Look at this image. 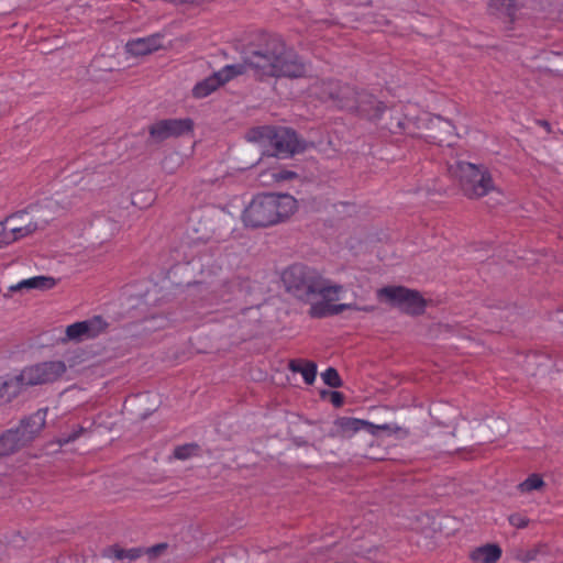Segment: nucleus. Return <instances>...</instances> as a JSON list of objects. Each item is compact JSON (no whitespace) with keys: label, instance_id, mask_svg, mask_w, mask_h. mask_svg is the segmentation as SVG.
<instances>
[{"label":"nucleus","instance_id":"412c9836","mask_svg":"<svg viewBox=\"0 0 563 563\" xmlns=\"http://www.w3.org/2000/svg\"><path fill=\"white\" fill-rule=\"evenodd\" d=\"M490 8L512 18L515 14L516 0H490Z\"/></svg>","mask_w":563,"mask_h":563},{"label":"nucleus","instance_id":"2eb2a0df","mask_svg":"<svg viewBox=\"0 0 563 563\" xmlns=\"http://www.w3.org/2000/svg\"><path fill=\"white\" fill-rule=\"evenodd\" d=\"M47 409H40L26 419L22 420L16 430L23 434V439L30 442L43 429L46 420Z\"/></svg>","mask_w":563,"mask_h":563},{"label":"nucleus","instance_id":"cd10ccee","mask_svg":"<svg viewBox=\"0 0 563 563\" xmlns=\"http://www.w3.org/2000/svg\"><path fill=\"white\" fill-rule=\"evenodd\" d=\"M69 203L67 205H60L59 198H49L45 201V208L53 210L54 212H58L59 210L67 209Z\"/></svg>","mask_w":563,"mask_h":563},{"label":"nucleus","instance_id":"c9c22d12","mask_svg":"<svg viewBox=\"0 0 563 563\" xmlns=\"http://www.w3.org/2000/svg\"><path fill=\"white\" fill-rule=\"evenodd\" d=\"M539 124L544 128L548 132H550V123L547 121H539Z\"/></svg>","mask_w":563,"mask_h":563},{"label":"nucleus","instance_id":"4468645a","mask_svg":"<svg viewBox=\"0 0 563 563\" xmlns=\"http://www.w3.org/2000/svg\"><path fill=\"white\" fill-rule=\"evenodd\" d=\"M163 36L158 33L146 37H137L128 41L125 51L132 56H143L159 49L163 45Z\"/></svg>","mask_w":563,"mask_h":563},{"label":"nucleus","instance_id":"0eeeda50","mask_svg":"<svg viewBox=\"0 0 563 563\" xmlns=\"http://www.w3.org/2000/svg\"><path fill=\"white\" fill-rule=\"evenodd\" d=\"M379 300H386L410 314H419L424 309V300L417 292L401 286H388L378 289Z\"/></svg>","mask_w":563,"mask_h":563},{"label":"nucleus","instance_id":"423d86ee","mask_svg":"<svg viewBox=\"0 0 563 563\" xmlns=\"http://www.w3.org/2000/svg\"><path fill=\"white\" fill-rule=\"evenodd\" d=\"M449 173L459 179L468 198H481L495 190L492 176L484 166L459 161L450 165Z\"/></svg>","mask_w":563,"mask_h":563},{"label":"nucleus","instance_id":"f257e3e1","mask_svg":"<svg viewBox=\"0 0 563 563\" xmlns=\"http://www.w3.org/2000/svg\"><path fill=\"white\" fill-rule=\"evenodd\" d=\"M283 285L288 294L309 303V316L321 319L336 316L350 309L372 311V308H358L354 303H335L340 300L343 286L324 278L317 269L303 264H294L282 274Z\"/></svg>","mask_w":563,"mask_h":563},{"label":"nucleus","instance_id":"b1692460","mask_svg":"<svg viewBox=\"0 0 563 563\" xmlns=\"http://www.w3.org/2000/svg\"><path fill=\"white\" fill-rule=\"evenodd\" d=\"M321 377H322L324 384L332 388H338V387L342 386V380L340 378V375H339L338 371L333 367L327 368L322 373Z\"/></svg>","mask_w":563,"mask_h":563},{"label":"nucleus","instance_id":"9d476101","mask_svg":"<svg viewBox=\"0 0 563 563\" xmlns=\"http://www.w3.org/2000/svg\"><path fill=\"white\" fill-rule=\"evenodd\" d=\"M244 71L245 65L243 64L227 65L219 71L197 82L192 88V96L198 99L206 98L220 86L224 85L236 76L244 74Z\"/></svg>","mask_w":563,"mask_h":563},{"label":"nucleus","instance_id":"7ed1b4c3","mask_svg":"<svg viewBox=\"0 0 563 563\" xmlns=\"http://www.w3.org/2000/svg\"><path fill=\"white\" fill-rule=\"evenodd\" d=\"M297 208V200L288 194H260L245 206L241 219L246 228H268L287 220Z\"/></svg>","mask_w":563,"mask_h":563},{"label":"nucleus","instance_id":"4be33fe9","mask_svg":"<svg viewBox=\"0 0 563 563\" xmlns=\"http://www.w3.org/2000/svg\"><path fill=\"white\" fill-rule=\"evenodd\" d=\"M273 174L272 177L276 178V184H283L286 181H290L298 177V175L295 172H291L289 169L283 168L279 165H272Z\"/></svg>","mask_w":563,"mask_h":563},{"label":"nucleus","instance_id":"a878e982","mask_svg":"<svg viewBox=\"0 0 563 563\" xmlns=\"http://www.w3.org/2000/svg\"><path fill=\"white\" fill-rule=\"evenodd\" d=\"M508 521H509V523H510L512 527H515V528H517V529H523V528H526V527L529 525V522H530L529 518H528L526 515L521 514V512H515V514H511V515L508 517Z\"/></svg>","mask_w":563,"mask_h":563},{"label":"nucleus","instance_id":"2f4dec72","mask_svg":"<svg viewBox=\"0 0 563 563\" xmlns=\"http://www.w3.org/2000/svg\"><path fill=\"white\" fill-rule=\"evenodd\" d=\"M23 213H25L26 216L23 218V220H16L15 222V225H25L27 222H33L30 217H29V213L25 212V211H22Z\"/></svg>","mask_w":563,"mask_h":563},{"label":"nucleus","instance_id":"dca6fc26","mask_svg":"<svg viewBox=\"0 0 563 563\" xmlns=\"http://www.w3.org/2000/svg\"><path fill=\"white\" fill-rule=\"evenodd\" d=\"M503 555L501 548L496 543L476 547L468 553L472 563H496Z\"/></svg>","mask_w":563,"mask_h":563},{"label":"nucleus","instance_id":"473e14b6","mask_svg":"<svg viewBox=\"0 0 563 563\" xmlns=\"http://www.w3.org/2000/svg\"><path fill=\"white\" fill-rule=\"evenodd\" d=\"M352 426H353V429L355 430H358L360 429V426L362 424H367V422L363 421V420H360V419H353L351 421Z\"/></svg>","mask_w":563,"mask_h":563},{"label":"nucleus","instance_id":"e433bc0d","mask_svg":"<svg viewBox=\"0 0 563 563\" xmlns=\"http://www.w3.org/2000/svg\"><path fill=\"white\" fill-rule=\"evenodd\" d=\"M49 220H51V218H44V219H43V222H45V223H46V222H48Z\"/></svg>","mask_w":563,"mask_h":563},{"label":"nucleus","instance_id":"ddd939ff","mask_svg":"<svg viewBox=\"0 0 563 563\" xmlns=\"http://www.w3.org/2000/svg\"><path fill=\"white\" fill-rule=\"evenodd\" d=\"M190 119H165L157 121L150 128L152 137L163 141L172 136H179L192 130Z\"/></svg>","mask_w":563,"mask_h":563},{"label":"nucleus","instance_id":"a211bd4d","mask_svg":"<svg viewBox=\"0 0 563 563\" xmlns=\"http://www.w3.org/2000/svg\"><path fill=\"white\" fill-rule=\"evenodd\" d=\"M288 368L294 373H300L306 384L311 385L316 380L317 365L313 362L300 358L291 360Z\"/></svg>","mask_w":563,"mask_h":563},{"label":"nucleus","instance_id":"f3484780","mask_svg":"<svg viewBox=\"0 0 563 563\" xmlns=\"http://www.w3.org/2000/svg\"><path fill=\"white\" fill-rule=\"evenodd\" d=\"M56 286V279L49 276H33L20 280L19 283L9 287L10 291L19 290H48Z\"/></svg>","mask_w":563,"mask_h":563},{"label":"nucleus","instance_id":"7c9ffc66","mask_svg":"<svg viewBox=\"0 0 563 563\" xmlns=\"http://www.w3.org/2000/svg\"><path fill=\"white\" fill-rule=\"evenodd\" d=\"M331 402L335 407L342 406V404H343V396H342V394L339 393V391H332V394H331Z\"/></svg>","mask_w":563,"mask_h":563},{"label":"nucleus","instance_id":"393cba45","mask_svg":"<svg viewBox=\"0 0 563 563\" xmlns=\"http://www.w3.org/2000/svg\"><path fill=\"white\" fill-rule=\"evenodd\" d=\"M143 550L140 548H133V549H120L115 548L113 549V554L118 560L129 559V560H135L141 556Z\"/></svg>","mask_w":563,"mask_h":563},{"label":"nucleus","instance_id":"39448f33","mask_svg":"<svg viewBox=\"0 0 563 563\" xmlns=\"http://www.w3.org/2000/svg\"><path fill=\"white\" fill-rule=\"evenodd\" d=\"M250 142L258 143L271 156H289L301 150L295 131L288 128L257 126L246 134Z\"/></svg>","mask_w":563,"mask_h":563},{"label":"nucleus","instance_id":"5701e85b","mask_svg":"<svg viewBox=\"0 0 563 563\" xmlns=\"http://www.w3.org/2000/svg\"><path fill=\"white\" fill-rule=\"evenodd\" d=\"M199 448L195 443H188L179 445L174 450V457L177 460H187L194 455H197Z\"/></svg>","mask_w":563,"mask_h":563},{"label":"nucleus","instance_id":"f8f14e48","mask_svg":"<svg viewBox=\"0 0 563 563\" xmlns=\"http://www.w3.org/2000/svg\"><path fill=\"white\" fill-rule=\"evenodd\" d=\"M26 214L18 212L0 222V249L4 247L37 230V222H27L25 225H15L16 220H23Z\"/></svg>","mask_w":563,"mask_h":563},{"label":"nucleus","instance_id":"aec40b11","mask_svg":"<svg viewBox=\"0 0 563 563\" xmlns=\"http://www.w3.org/2000/svg\"><path fill=\"white\" fill-rule=\"evenodd\" d=\"M545 486L544 481L539 474H531L529 475L523 482H521L517 489L521 494H528L534 490H540Z\"/></svg>","mask_w":563,"mask_h":563},{"label":"nucleus","instance_id":"6e6552de","mask_svg":"<svg viewBox=\"0 0 563 563\" xmlns=\"http://www.w3.org/2000/svg\"><path fill=\"white\" fill-rule=\"evenodd\" d=\"M65 372L66 364L63 361H48L25 367L18 380L21 386L42 385L57 380Z\"/></svg>","mask_w":563,"mask_h":563},{"label":"nucleus","instance_id":"6ab92c4d","mask_svg":"<svg viewBox=\"0 0 563 563\" xmlns=\"http://www.w3.org/2000/svg\"><path fill=\"white\" fill-rule=\"evenodd\" d=\"M18 376L13 378H0V404L10 401L20 388Z\"/></svg>","mask_w":563,"mask_h":563},{"label":"nucleus","instance_id":"f704fd0d","mask_svg":"<svg viewBox=\"0 0 563 563\" xmlns=\"http://www.w3.org/2000/svg\"><path fill=\"white\" fill-rule=\"evenodd\" d=\"M438 121L445 125V129L448 132H451V130L453 129L452 124L449 121H442L439 118H438Z\"/></svg>","mask_w":563,"mask_h":563},{"label":"nucleus","instance_id":"1a4fd4ad","mask_svg":"<svg viewBox=\"0 0 563 563\" xmlns=\"http://www.w3.org/2000/svg\"><path fill=\"white\" fill-rule=\"evenodd\" d=\"M234 287L235 284H224L221 285L219 289L210 290L209 287L202 283H197L190 286L189 294L198 298L194 301L195 309L198 310V313L206 314L212 311L208 308L217 305L219 301H230Z\"/></svg>","mask_w":563,"mask_h":563},{"label":"nucleus","instance_id":"72a5a7b5","mask_svg":"<svg viewBox=\"0 0 563 563\" xmlns=\"http://www.w3.org/2000/svg\"><path fill=\"white\" fill-rule=\"evenodd\" d=\"M81 431H82V429H80L78 432L73 433L71 435H69V437L65 440V442L75 441L76 439H78V438H79V434H80V432H81Z\"/></svg>","mask_w":563,"mask_h":563},{"label":"nucleus","instance_id":"9b49d317","mask_svg":"<svg viewBox=\"0 0 563 563\" xmlns=\"http://www.w3.org/2000/svg\"><path fill=\"white\" fill-rule=\"evenodd\" d=\"M107 327V321L100 316L71 323L66 327L65 336L62 339V342H82L95 339L103 333Z\"/></svg>","mask_w":563,"mask_h":563},{"label":"nucleus","instance_id":"20e7f679","mask_svg":"<svg viewBox=\"0 0 563 563\" xmlns=\"http://www.w3.org/2000/svg\"><path fill=\"white\" fill-rule=\"evenodd\" d=\"M322 87L321 99L331 101L339 109L357 111L369 120L379 119L385 110V106L372 95L357 92L349 85H341L339 81H328L323 82Z\"/></svg>","mask_w":563,"mask_h":563},{"label":"nucleus","instance_id":"c85d7f7f","mask_svg":"<svg viewBox=\"0 0 563 563\" xmlns=\"http://www.w3.org/2000/svg\"><path fill=\"white\" fill-rule=\"evenodd\" d=\"M154 322L153 325H147L146 329L148 330H156V329H163L166 328L169 323V320L166 317H156L153 318L150 322Z\"/></svg>","mask_w":563,"mask_h":563},{"label":"nucleus","instance_id":"c756f323","mask_svg":"<svg viewBox=\"0 0 563 563\" xmlns=\"http://www.w3.org/2000/svg\"><path fill=\"white\" fill-rule=\"evenodd\" d=\"M166 549V544L165 543H159V544H156L154 547H151L146 550V553L151 556H156L157 554H159L163 550Z\"/></svg>","mask_w":563,"mask_h":563},{"label":"nucleus","instance_id":"f03ea898","mask_svg":"<svg viewBox=\"0 0 563 563\" xmlns=\"http://www.w3.org/2000/svg\"><path fill=\"white\" fill-rule=\"evenodd\" d=\"M245 63L261 78H300L308 71L302 58L277 37H271L263 48L250 52Z\"/></svg>","mask_w":563,"mask_h":563},{"label":"nucleus","instance_id":"bb28decb","mask_svg":"<svg viewBox=\"0 0 563 563\" xmlns=\"http://www.w3.org/2000/svg\"><path fill=\"white\" fill-rule=\"evenodd\" d=\"M273 168L269 166L267 169L260 172L258 181L262 186H275L276 178L272 177Z\"/></svg>","mask_w":563,"mask_h":563}]
</instances>
